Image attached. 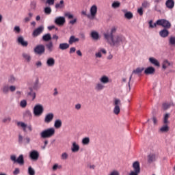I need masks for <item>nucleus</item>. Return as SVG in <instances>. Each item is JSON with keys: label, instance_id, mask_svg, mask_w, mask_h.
<instances>
[{"label": "nucleus", "instance_id": "f257e3e1", "mask_svg": "<svg viewBox=\"0 0 175 175\" xmlns=\"http://www.w3.org/2000/svg\"><path fill=\"white\" fill-rule=\"evenodd\" d=\"M116 31L117 29L116 27H113L110 31H107L104 33V38L110 46H116L118 47V46H120L121 43H124L126 39L122 35H116L114 36L113 33H116Z\"/></svg>", "mask_w": 175, "mask_h": 175}, {"label": "nucleus", "instance_id": "f03ea898", "mask_svg": "<svg viewBox=\"0 0 175 175\" xmlns=\"http://www.w3.org/2000/svg\"><path fill=\"white\" fill-rule=\"evenodd\" d=\"M40 135L41 139H49V137H52L55 135V129L54 128L47 129L42 131Z\"/></svg>", "mask_w": 175, "mask_h": 175}, {"label": "nucleus", "instance_id": "7ed1b4c3", "mask_svg": "<svg viewBox=\"0 0 175 175\" xmlns=\"http://www.w3.org/2000/svg\"><path fill=\"white\" fill-rule=\"evenodd\" d=\"M157 24L165 29H170L172 28V23L166 19H159L157 21Z\"/></svg>", "mask_w": 175, "mask_h": 175}, {"label": "nucleus", "instance_id": "20e7f679", "mask_svg": "<svg viewBox=\"0 0 175 175\" xmlns=\"http://www.w3.org/2000/svg\"><path fill=\"white\" fill-rule=\"evenodd\" d=\"M10 160L14 163H18L21 166H23L24 165V155L21 154L18 158L16 157V155L12 154L10 156Z\"/></svg>", "mask_w": 175, "mask_h": 175}, {"label": "nucleus", "instance_id": "39448f33", "mask_svg": "<svg viewBox=\"0 0 175 175\" xmlns=\"http://www.w3.org/2000/svg\"><path fill=\"white\" fill-rule=\"evenodd\" d=\"M113 113L118 116V113L121 111V109L120 108V106H121V100L118 98H115L113 102Z\"/></svg>", "mask_w": 175, "mask_h": 175}, {"label": "nucleus", "instance_id": "423d86ee", "mask_svg": "<svg viewBox=\"0 0 175 175\" xmlns=\"http://www.w3.org/2000/svg\"><path fill=\"white\" fill-rule=\"evenodd\" d=\"M44 109L43 106L37 105L33 108V114L36 117H40L43 114Z\"/></svg>", "mask_w": 175, "mask_h": 175}, {"label": "nucleus", "instance_id": "0eeeda50", "mask_svg": "<svg viewBox=\"0 0 175 175\" xmlns=\"http://www.w3.org/2000/svg\"><path fill=\"white\" fill-rule=\"evenodd\" d=\"M46 48L43 44H38L34 48V53L38 55H42V54H44Z\"/></svg>", "mask_w": 175, "mask_h": 175}, {"label": "nucleus", "instance_id": "6e6552de", "mask_svg": "<svg viewBox=\"0 0 175 175\" xmlns=\"http://www.w3.org/2000/svg\"><path fill=\"white\" fill-rule=\"evenodd\" d=\"M44 31V27L40 26L37 29H34V31L32 33V35H33V38H36V37L39 36V35L42 33Z\"/></svg>", "mask_w": 175, "mask_h": 175}, {"label": "nucleus", "instance_id": "1a4fd4ad", "mask_svg": "<svg viewBox=\"0 0 175 175\" xmlns=\"http://www.w3.org/2000/svg\"><path fill=\"white\" fill-rule=\"evenodd\" d=\"M39 152L38 150H31L29 153V158L31 161H38L39 159Z\"/></svg>", "mask_w": 175, "mask_h": 175}, {"label": "nucleus", "instance_id": "9d476101", "mask_svg": "<svg viewBox=\"0 0 175 175\" xmlns=\"http://www.w3.org/2000/svg\"><path fill=\"white\" fill-rule=\"evenodd\" d=\"M65 23H66V20L64 16L57 17L55 20V23H56L57 25H64Z\"/></svg>", "mask_w": 175, "mask_h": 175}, {"label": "nucleus", "instance_id": "9b49d317", "mask_svg": "<svg viewBox=\"0 0 175 175\" xmlns=\"http://www.w3.org/2000/svg\"><path fill=\"white\" fill-rule=\"evenodd\" d=\"M133 170L131 172L140 174V163L139 161H135L133 163Z\"/></svg>", "mask_w": 175, "mask_h": 175}, {"label": "nucleus", "instance_id": "f8f14e48", "mask_svg": "<svg viewBox=\"0 0 175 175\" xmlns=\"http://www.w3.org/2000/svg\"><path fill=\"white\" fill-rule=\"evenodd\" d=\"M54 120V113H49L46 115L45 118H44V122L46 124H50L51 121Z\"/></svg>", "mask_w": 175, "mask_h": 175}, {"label": "nucleus", "instance_id": "ddd939ff", "mask_svg": "<svg viewBox=\"0 0 175 175\" xmlns=\"http://www.w3.org/2000/svg\"><path fill=\"white\" fill-rule=\"evenodd\" d=\"M175 5L174 0H166L165 1V6L167 9H170V10H172V9H174Z\"/></svg>", "mask_w": 175, "mask_h": 175}, {"label": "nucleus", "instance_id": "4468645a", "mask_svg": "<svg viewBox=\"0 0 175 175\" xmlns=\"http://www.w3.org/2000/svg\"><path fill=\"white\" fill-rule=\"evenodd\" d=\"M17 42L18 44H21L23 47H27L28 46V42L24 40L23 36H19L17 39Z\"/></svg>", "mask_w": 175, "mask_h": 175}, {"label": "nucleus", "instance_id": "2eb2a0df", "mask_svg": "<svg viewBox=\"0 0 175 175\" xmlns=\"http://www.w3.org/2000/svg\"><path fill=\"white\" fill-rule=\"evenodd\" d=\"M169 29H163L159 31V35L161 38H167L169 36Z\"/></svg>", "mask_w": 175, "mask_h": 175}, {"label": "nucleus", "instance_id": "dca6fc26", "mask_svg": "<svg viewBox=\"0 0 175 175\" xmlns=\"http://www.w3.org/2000/svg\"><path fill=\"white\" fill-rule=\"evenodd\" d=\"M145 75H154L155 73V68L154 67H148L144 70Z\"/></svg>", "mask_w": 175, "mask_h": 175}, {"label": "nucleus", "instance_id": "f3484780", "mask_svg": "<svg viewBox=\"0 0 175 175\" xmlns=\"http://www.w3.org/2000/svg\"><path fill=\"white\" fill-rule=\"evenodd\" d=\"M45 46L49 53H53V51H54V44H53V42L51 41L46 43Z\"/></svg>", "mask_w": 175, "mask_h": 175}, {"label": "nucleus", "instance_id": "a211bd4d", "mask_svg": "<svg viewBox=\"0 0 175 175\" xmlns=\"http://www.w3.org/2000/svg\"><path fill=\"white\" fill-rule=\"evenodd\" d=\"M98 12V7L94 5L90 8V14L92 17H95L96 16V13Z\"/></svg>", "mask_w": 175, "mask_h": 175}, {"label": "nucleus", "instance_id": "6ab92c4d", "mask_svg": "<svg viewBox=\"0 0 175 175\" xmlns=\"http://www.w3.org/2000/svg\"><path fill=\"white\" fill-rule=\"evenodd\" d=\"M100 82L102 84H107V83H110V79H109V77L103 75V77H101L100 78Z\"/></svg>", "mask_w": 175, "mask_h": 175}, {"label": "nucleus", "instance_id": "aec40b11", "mask_svg": "<svg viewBox=\"0 0 175 175\" xmlns=\"http://www.w3.org/2000/svg\"><path fill=\"white\" fill-rule=\"evenodd\" d=\"M104 88L105 85H103V83H102L101 82L97 83L94 87L95 90L97 92L102 91V90H103Z\"/></svg>", "mask_w": 175, "mask_h": 175}, {"label": "nucleus", "instance_id": "412c9836", "mask_svg": "<svg viewBox=\"0 0 175 175\" xmlns=\"http://www.w3.org/2000/svg\"><path fill=\"white\" fill-rule=\"evenodd\" d=\"M46 65L49 67L54 66V65H55V59H54V58L53 57L48 58V59L46 60Z\"/></svg>", "mask_w": 175, "mask_h": 175}, {"label": "nucleus", "instance_id": "4be33fe9", "mask_svg": "<svg viewBox=\"0 0 175 175\" xmlns=\"http://www.w3.org/2000/svg\"><path fill=\"white\" fill-rule=\"evenodd\" d=\"M79 150H80V146L77 144L75 142L72 143V146L71 148V151L72 152H78Z\"/></svg>", "mask_w": 175, "mask_h": 175}, {"label": "nucleus", "instance_id": "5701e85b", "mask_svg": "<svg viewBox=\"0 0 175 175\" xmlns=\"http://www.w3.org/2000/svg\"><path fill=\"white\" fill-rule=\"evenodd\" d=\"M157 160V156H155V154H150L148 156V162L149 163H151V162H154Z\"/></svg>", "mask_w": 175, "mask_h": 175}, {"label": "nucleus", "instance_id": "b1692460", "mask_svg": "<svg viewBox=\"0 0 175 175\" xmlns=\"http://www.w3.org/2000/svg\"><path fill=\"white\" fill-rule=\"evenodd\" d=\"M149 62H150V64H152V65H154V66H160L159 62H158L157 59L154 57H150Z\"/></svg>", "mask_w": 175, "mask_h": 175}, {"label": "nucleus", "instance_id": "393cba45", "mask_svg": "<svg viewBox=\"0 0 175 175\" xmlns=\"http://www.w3.org/2000/svg\"><path fill=\"white\" fill-rule=\"evenodd\" d=\"M54 126L56 129H59L62 126V121L59 119H57L55 121Z\"/></svg>", "mask_w": 175, "mask_h": 175}, {"label": "nucleus", "instance_id": "a878e982", "mask_svg": "<svg viewBox=\"0 0 175 175\" xmlns=\"http://www.w3.org/2000/svg\"><path fill=\"white\" fill-rule=\"evenodd\" d=\"M102 53L103 54H106L107 52L105 50V49H100L98 53H96V58H102Z\"/></svg>", "mask_w": 175, "mask_h": 175}, {"label": "nucleus", "instance_id": "bb28decb", "mask_svg": "<svg viewBox=\"0 0 175 175\" xmlns=\"http://www.w3.org/2000/svg\"><path fill=\"white\" fill-rule=\"evenodd\" d=\"M64 8H65L64 0H61L59 3L55 4L56 9H64Z\"/></svg>", "mask_w": 175, "mask_h": 175}, {"label": "nucleus", "instance_id": "cd10ccee", "mask_svg": "<svg viewBox=\"0 0 175 175\" xmlns=\"http://www.w3.org/2000/svg\"><path fill=\"white\" fill-rule=\"evenodd\" d=\"M51 40V34L50 33L44 34L42 36V40L44 42H50Z\"/></svg>", "mask_w": 175, "mask_h": 175}, {"label": "nucleus", "instance_id": "c85d7f7f", "mask_svg": "<svg viewBox=\"0 0 175 175\" xmlns=\"http://www.w3.org/2000/svg\"><path fill=\"white\" fill-rule=\"evenodd\" d=\"M30 92L27 93V96H29V98H32V100H33L35 99V98H36V94L35 92H33V91H32V88H29Z\"/></svg>", "mask_w": 175, "mask_h": 175}, {"label": "nucleus", "instance_id": "c756f323", "mask_svg": "<svg viewBox=\"0 0 175 175\" xmlns=\"http://www.w3.org/2000/svg\"><path fill=\"white\" fill-rule=\"evenodd\" d=\"M59 49L60 50H66V49H69V44L61 43V44H59Z\"/></svg>", "mask_w": 175, "mask_h": 175}, {"label": "nucleus", "instance_id": "7c9ffc66", "mask_svg": "<svg viewBox=\"0 0 175 175\" xmlns=\"http://www.w3.org/2000/svg\"><path fill=\"white\" fill-rule=\"evenodd\" d=\"M79 38H76V37H75V36H72L70 37L68 43L69 44H73V43H76V42H79Z\"/></svg>", "mask_w": 175, "mask_h": 175}, {"label": "nucleus", "instance_id": "2f4dec72", "mask_svg": "<svg viewBox=\"0 0 175 175\" xmlns=\"http://www.w3.org/2000/svg\"><path fill=\"white\" fill-rule=\"evenodd\" d=\"M171 65H173L170 62L167 60H164L162 64L163 69H166L168 66H171Z\"/></svg>", "mask_w": 175, "mask_h": 175}, {"label": "nucleus", "instance_id": "473e14b6", "mask_svg": "<svg viewBox=\"0 0 175 175\" xmlns=\"http://www.w3.org/2000/svg\"><path fill=\"white\" fill-rule=\"evenodd\" d=\"M91 37L94 40H98L99 39V33L96 31H92L91 33Z\"/></svg>", "mask_w": 175, "mask_h": 175}, {"label": "nucleus", "instance_id": "72a5a7b5", "mask_svg": "<svg viewBox=\"0 0 175 175\" xmlns=\"http://www.w3.org/2000/svg\"><path fill=\"white\" fill-rule=\"evenodd\" d=\"M18 126H21L23 129V132H27V124L23 122H18L17 123Z\"/></svg>", "mask_w": 175, "mask_h": 175}, {"label": "nucleus", "instance_id": "f704fd0d", "mask_svg": "<svg viewBox=\"0 0 175 175\" xmlns=\"http://www.w3.org/2000/svg\"><path fill=\"white\" fill-rule=\"evenodd\" d=\"M23 57L27 61V62H31V55L28 53H23Z\"/></svg>", "mask_w": 175, "mask_h": 175}, {"label": "nucleus", "instance_id": "c9c22d12", "mask_svg": "<svg viewBox=\"0 0 175 175\" xmlns=\"http://www.w3.org/2000/svg\"><path fill=\"white\" fill-rule=\"evenodd\" d=\"M121 6V3L120 1H114L111 4V8L113 9H118V8H120Z\"/></svg>", "mask_w": 175, "mask_h": 175}, {"label": "nucleus", "instance_id": "e433bc0d", "mask_svg": "<svg viewBox=\"0 0 175 175\" xmlns=\"http://www.w3.org/2000/svg\"><path fill=\"white\" fill-rule=\"evenodd\" d=\"M124 17L127 18V20H131V18H133V14L131 12H126L124 14Z\"/></svg>", "mask_w": 175, "mask_h": 175}, {"label": "nucleus", "instance_id": "4c0bfd02", "mask_svg": "<svg viewBox=\"0 0 175 175\" xmlns=\"http://www.w3.org/2000/svg\"><path fill=\"white\" fill-rule=\"evenodd\" d=\"M143 70H144V68H137L133 71V73H135V75H140Z\"/></svg>", "mask_w": 175, "mask_h": 175}, {"label": "nucleus", "instance_id": "58836bf2", "mask_svg": "<svg viewBox=\"0 0 175 175\" xmlns=\"http://www.w3.org/2000/svg\"><path fill=\"white\" fill-rule=\"evenodd\" d=\"M160 132H162V133L169 132V126H167V124L163 126L160 129Z\"/></svg>", "mask_w": 175, "mask_h": 175}, {"label": "nucleus", "instance_id": "ea45409f", "mask_svg": "<svg viewBox=\"0 0 175 175\" xmlns=\"http://www.w3.org/2000/svg\"><path fill=\"white\" fill-rule=\"evenodd\" d=\"M82 144H83V146H87V145L90 144V137H86L83 138L82 139Z\"/></svg>", "mask_w": 175, "mask_h": 175}, {"label": "nucleus", "instance_id": "a19ab883", "mask_svg": "<svg viewBox=\"0 0 175 175\" xmlns=\"http://www.w3.org/2000/svg\"><path fill=\"white\" fill-rule=\"evenodd\" d=\"M33 90H38L39 88V78H37L33 85Z\"/></svg>", "mask_w": 175, "mask_h": 175}, {"label": "nucleus", "instance_id": "79ce46f5", "mask_svg": "<svg viewBox=\"0 0 175 175\" xmlns=\"http://www.w3.org/2000/svg\"><path fill=\"white\" fill-rule=\"evenodd\" d=\"M152 23H153L152 20L148 22L149 28H157V26L158 25V24H157V22L154 24H152Z\"/></svg>", "mask_w": 175, "mask_h": 175}, {"label": "nucleus", "instance_id": "37998d69", "mask_svg": "<svg viewBox=\"0 0 175 175\" xmlns=\"http://www.w3.org/2000/svg\"><path fill=\"white\" fill-rule=\"evenodd\" d=\"M169 117H170V115L169 113H166L164 116V119H163V123L164 124H167L169 122V121H168Z\"/></svg>", "mask_w": 175, "mask_h": 175}, {"label": "nucleus", "instance_id": "c03bdc74", "mask_svg": "<svg viewBox=\"0 0 175 175\" xmlns=\"http://www.w3.org/2000/svg\"><path fill=\"white\" fill-rule=\"evenodd\" d=\"M32 16H33L32 13H29V17H26L24 19L25 23H28L31 21V18H32Z\"/></svg>", "mask_w": 175, "mask_h": 175}, {"label": "nucleus", "instance_id": "a18cd8bd", "mask_svg": "<svg viewBox=\"0 0 175 175\" xmlns=\"http://www.w3.org/2000/svg\"><path fill=\"white\" fill-rule=\"evenodd\" d=\"M28 173L29 175H35V170L32 167H29Z\"/></svg>", "mask_w": 175, "mask_h": 175}, {"label": "nucleus", "instance_id": "49530a36", "mask_svg": "<svg viewBox=\"0 0 175 175\" xmlns=\"http://www.w3.org/2000/svg\"><path fill=\"white\" fill-rule=\"evenodd\" d=\"M20 106L21 107H27V100H23L21 101V103H20Z\"/></svg>", "mask_w": 175, "mask_h": 175}, {"label": "nucleus", "instance_id": "de8ad7c7", "mask_svg": "<svg viewBox=\"0 0 175 175\" xmlns=\"http://www.w3.org/2000/svg\"><path fill=\"white\" fill-rule=\"evenodd\" d=\"M3 94H8L9 92V86L5 85L3 87Z\"/></svg>", "mask_w": 175, "mask_h": 175}, {"label": "nucleus", "instance_id": "09e8293b", "mask_svg": "<svg viewBox=\"0 0 175 175\" xmlns=\"http://www.w3.org/2000/svg\"><path fill=\"white\" fill-rule=\"evenodd\" d=\"M170 104L166 103L163 104V109L164 110H167V109H170Z\"/></svg>", "mask_w": 175, "mask_h": 175}, {"label": "nucleus", "instance_id": "8fccbe9b", "mask_svg": "<svg viewBox=\"0 0 175 175\" xmlns=\"http://www.w3.org/2000/svg\"><path fill=\"white\" fill-rule=\"evenodd\" d=\"M57 169H62V165H58V164H55L53 166V170L55 172Z\"/></svg>", "mask_w": 175, "mask_h": 175}, {"label": "nucleus", "instance_id": "3c124183", "mask_svg": "<svg viewBox=\"0 0 175 175\" xmlns=\"http://www.w3.org/2000/svg\"><path fill=\"white\" fill-rule=\"evenodd\" d=\"M65 17H68V18L69 20L73 18V15H72V14H70V12H66L64 14Z\"/></svg>", "mask_w": 175, "mask_h": 175}, {"label": "nucleus", "instance_id": "603ef678", "mask_svg": "<svg viewBox=\"0 0 175 175\" xmlns=\"http://www.w3.org/2000/svg\"><path fill=\"white\" fill-rule=\"evenodd\" d=\"M44 12L46 14H50L51 13V8L50 7H46L44 9Z\"/></svg>", "mask_w": 175, "mask_h": 175}, {"label": "nucleus", "instance_id": "864d4df0", "mask_svg": "<svg viewBox=\"0 0 175 175\" xmlns=\"http://www.w3.org/2000/svg\"><path fill=\"white\" fill-rule=\"evenodd\" d=\"M12 121V118L10 117H7L3 119L2 122L6 123V122H10Z\"/></svg>", "mask_w": 175, "mask_h": 175}, {"label": "nucleus", "instance_id": "5fc2aeb1", "mask_svg": "<svg viewBox=\"0 0 175 175\" xmlns=\"http://www.w3.org/2000/svg\"><path fill=\"white\" fill-rule=\"evenodd\" d=\"M14 81H16V78L14 77V76L11 75L10 77V79H9V82L10 83H14Z\"/></svg>", "mask_w": 175, "mask_h": 175}, {"label": "nucleus", "instance_id": "6e6d98bb", "mask_svg": "<svg viewBox=\"0 0 175 175\" xmlns=\"http://www.w3.org/2000/svg\"><path fill=\"white\" fill-rule=\"evenodd\" d=\"M24 142H25V144H29V143L31 142V138H29V137H26L24 139Z\"/></svg>", "mask_w": 175, "mask_h": 175}, {"label": "nucleus", "instance_id": "4d7b16f0", "mask_svg": "<svg viewBox=\"0 0 175 175\" xmlns=\"http://www.w3.org/2000/svg\"><path fill=\"white\" fill-rule=\"evenodd\" d=\"M14 31L15 32H16V33H20V31H21L20 27L16 26V27L14 28Z\"/></svg>", "mask_w": 175, "mask_h": 175}, {"label": "nucleus", "instance_id": "13d9d810", "mask_svg": "<svg viewBox=\"0 0 175 175\" xmlns=\"http://www.w3.org/2000/svg\"><path fill=\"white\" fill-rule=\"evenodd\" d=\"M62 159H68V153L64 152L62 154Z\"/></svg>", "mask_w": 175, "mask_h": 175}, {"label": "nucleus", "instance_id": "bf43d9fd", "mask_svg": "<svg viewBox=\"0 0 175 175\" xmlns=\"http://www.w3.org/2000/svg\"><path fill=\"white\" fill-rule=\"evenodd\" d=\"M142 6H143V8H148V6H150V3H148V2H147V1H144L142 3Z\"/></svg>", "mask_w": 175, "mask_h": 175}, {"label": "nucleus", "instance_id": "052dcab7", "mask_svg": "<svg viewBox=\"0 0 175 175\" xmlns=\"http://www.w3.org/2000/svg\"><path fill=\"white\" fill-rule=\"evenodd\" d=\"M137 13L139 14V16H142L143 15V8H138Z\"/></svg>", "mask_w": 175, "mask_h": 175}, {"label": "nucleus", "instance_id": "680f3d73", "mask_svg": "<svg viewBox=\"0 0 175 175\" xmlns=\"http://www.w3.org/2000/svg\"><path fill=\"white\" fill-rule=\"evenodd\" d=\"M36 65L37 66V68H40V66H42V64L41 61H38L36 62Z\"/></svg>", "mask_w": 175, "mask_h": 175}, {"label": "nucleus", "instance_id": "e2e57ef3", "mask_svg": "<svg viewBox=\"0 0 175 175\" xmlns=\"http://www.w3.org/2000/svg\"><path fill=\"white\" fill-rule=\"evenodd\" d=\"M76 52V48L75 47H71L70 49V54H73V53Z\"/></svg>", "mask_w": 175, "mask_h": 175}, {"label": "nucleus", "instance_id": "0e129e2a", "mask_svg": "<svg viewBox=\"0 0 175 175\" xmlns=\"http://www.w3.org/2000/svg\"><path fill=\"white\" fill-rule=\"evenodd\" d=\"M13 173H14V175L18 174L20 173V169L16 168V169L14 170V171L13 172Z\"/></svg>", "mask_w": 175, "mask_h": 175}, {"label": "nucleus", "instance_id": "69168bd1", "mask_svg": "<svg viewBox=\"0 0 175 175\" xmlns=\"http://www.w3.org/2000/svg\"><path fill=\"white\" fill-rule=\"evenodd\" d=\"M31 7L32 8V9H35V8H36V2L35 1L31 2Z\"/></svg>", "mask_w": 175, "mask_h": 175}, {"label": "nucleus", "instance_id": "338daca9", "mask_svg": "<svg viewBox=\"0 0 175 175\" xmlns=\"http://www.w3.org/2000/svg\"><path fill=\"white\" fill-rule=\"evenodd\" d=\"M46 3H48V5H54V0H47Z\"/></svg>", "mask_w": 175, "mask_h": 175}, {"label": "nucleus", "instance_id": "774afa93", "mask_svg": "<svg viewBox=\"0 0 175 175\" xmlns=\"http://www.w3.org/2000/svg\"><path fill=\"white\" fill-rule=\"evenodd\" d=\"M139 174H140L138 172H133L132 171H131L129 173V175H139Z\"/></svg>", "mask_w": 175, "mask_h": 175}]
</instances>
